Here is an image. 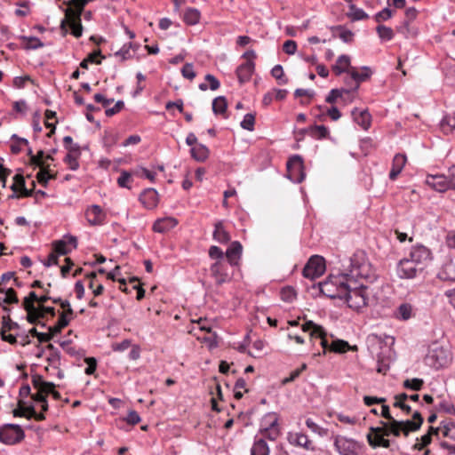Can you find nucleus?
<instances>
[{
  "label": "nucleus",
  "instance_id": "obj_20",
  "mask_svg": "<svg viewBox=\"0 0 455 455\" xmlns=\"http://www.w3.org/2000/svg\"><path fill=\"white\" fill-rule=\"evenodd\" d=\"M85 216L88 222L93 226L101 225L105 218L101 208L97 204H93L88 208L85 212Z\"/></svg>",
  "mask_w": 455,
  "mask_h": 455
},
{
  "label": "nucleus",
  "instance_id": "obj_19",
  "mask_svg": "<svg viewBox=\"0 0 455 455\" xmlns=\"http://www.w3.org/2000/svg\"><path fill=\"white\" fill-rule=\"evenodd\" d=\"M254 68H255V64L251 60H248V61L241 64L236 68V76H237V78H238L240 84H244L251 79V77L254 72Z\"/></svg>",
  "mask_w": 455,
  "mask_h": 455
},
{
  "label": "nucleus",
  "instance_id": "obj_4",
  "mask_svg": "<svg viewBox=\"0 0 455 455\" xmlns=\"http://www.w3.org/2000/svg\"><path fill=\"white\" fill-rule=\"evenodd\" d=\"M334 447L339 455H363L365 451L363 443L343 435L335 437Z\"/></svg>",
  "mask_w": 455,
  "mask_h": 455
},
{
  "label": "nucleus",
  "instance_id": "obj_18",
  "mask_svg": "<svg viewBox=\"0 0 455 455\" xmlns=\"http://www.w3.org/2000/svg\"><path fill=\"white\" fill-rule=\"evenodd\" d=\"M178 225L176 219L172 217H165L156 220L153 224V230L156 233H166L174 228Z\"/></svg>",
  "mask_w": 455,
  "mask_h": 455
},
{
  "label": "nucleus",
  "instance_id": "obj_25",
  "mask_svg": "<svg viewBox=\"0 0 455 455\" xmlns=\"http://www.w3.org/2000/svg\"><path fill=\"white\" fill-rule=\"evenodd\" d=\"M279 427V417L275 412H268L260 420L259 430H267Z\"/></svg>",
  "mask_w": 455,
  "mask_h": 455
},
{
  "label": "nucleus",
  "instance_id": "obj_61",
  "mask_svg": "<svg viewBox=\"0 0 455 455\" xmlns=\"http://www.w3.org/2000/svg\"><path fill=\"white\" fill-rule=\"evenodd\" d=\"M430 443H431L430 434L427 433V434L423 435L419 439L417 438V443H415L414 447H415V449L421 451L427 445H428Z\"/></svg>",
  "mask_w": 455,
  "mask_h": 455
},
{
  "label": "nucleus",
  "instance_id": "obj_47",
  "mask_svg": "<svg viewBox=\"0 0 455 455\" xmlns=\"http://www.w3.org/2000/svg\"><path fill=\"white\" fill-rule=\"evenodd\" d=\"M403 386L404 388L411 389L414 391H419L424 386V380L422 379L414 378L407 379L403 381Z\"/></svg>",
  "mask_w": 455,
  "mask_h": 455
},
{
  "label": "nucleus",
  "instance_id": "obj_57",
  "mask_svg": "<svg viewBox=\"0 0 455 455\" xmlns=\"http://www.w3.org/2000/svg\"><path fill=\"white\" fill-rule=\"evenodd\" d=\"M6 326H7V323L5 322V316L3 317V326H2V330H1V338L4 341H6L8 343H10L11 345H15L17 344V339L14 335L12 334H7L6 333Z\"/></svg>",
  "mask_w": 455,
  "mask_h": 455
},
{
  "label": "nucleus",
  "instance_id": "obj_5",
  "mask_svg": "<svg viewBox=\"0 0 455 455\" xmlns=\"http://www.w3.org/2000/svg\"><path fill=\"white\" fill-rule=\"evenodd\" d=\"M25 437L22 427L17 424H4L0 427V442L6 445H14Z\"/></svg>",
  "mask_w": 455,
  "mask_h": 455
},
{
  "label": "nucleus",
  "instance_id": "obj_3",
  "mask_svg": "<svg viewBox=\"0 0 455 455\" xmlns=\"http://www.w3.org/2000/svg\"><path fill=\"white\" fill-rule=\"evenodd\" d=\"M348 282V271L338 275H331L324 282L319 283V290L322 294L330 299H341L346 291Z\"/></svg>",
  "mask_w": 455,
  "mask_h": 455
},
{
  "label": "nucleus",
  "instance_id": "obj_12",
  "mask_svg": "<svg viewBox=\"0 0 455 455\" xmlns=\"http://www.w3.org/2000/svg\"><path fill=\"white\" fill-rule=\"evenodd\" d=\"M76 246L77 240L72 235L65 236L63 239L52 243L53 250L59 255H67Z\"/></svg>",
  "mask_w": 455,
  "mask_h": 455
},
{
  "label": "nucleus",
  "instance_id": "obj_36",
  "mask_svg": "<svg viewBox=\"0 0 455 455\" xmlns=\"http://www.w3.org/2000/svg\"><path fill=\"white\" fill-rule=\"evenodd\" d=\"M65 4L68 6V8H70L71 5H73L75 7L76 10L72 9V13L70 15L72 17L79 20V17H81L84 6L87 4V1L86 0H69L68 2H65Z\"/></svg>",
  "mask_w": 455,
  "mask_h": 455
},
{
  "label": "nucleus",
  "instance_id": "obj_26",
  "mask_svg": "<svg viewBox=\"0 0 455 455\" xmlns=\"http://www.w3.org/2000/svg\"><path fill=\"white\" fill-rule=\"evenodd\" d=\"M270 450L263 437L255 436L251 449V455H269Z\"/></svg>",
  "mask_w": 455,
  "mask_h": 455
},
{
  "label": "nucleus",
  "instance_id": "obj_48",
  "mask_svg": "<svg viewBox=\"0 0 455 455\" xmlns=\"http://www.w3.org/2000/svg\"><path fill=\"white\" fill-rule=\"evenodd\" d=\"M376 31L379 38L383 41H390L394 38V31L391 28L384 25H379Z\"/></svg>",
  "mask_w": 455,
  "mask_h": 455
},
{
  "label": "nucleus",
  "instance_id": "obj_33",
  "mask_svg": "<svg viewBox=\"0 0 455 455\" xmlns=\"http://www.w3.org/2000/svg\"><path fill=\"white\" fill-rule=\"evenodd\" d=\"M443 133L450 134L455 129V113L445 115L440 122Z\"/></svg>",
  "mask_w": 455,
  "mask_h": 455
},
{
  "label": "nucleus",
  "instance_id": "obj_13",
  "mask_svg": "<svg viewBox=\"0 0 455 455\" xmlns=\"http://www.w3.org/2000/svg\"><path fill=\"white\" fill-rule=\"evenodd\" d=\"M303 331H309L312 338H317L320 339L322 347L326 349L328 347V341L326 339V333L324 329L313 321H307L302 325Z\"/></svg>",
  "mask_w": 455,
  "mask_h": 455
},
{
  "label": "nucleus",
  "instance_id": "obj_59",
  "mask_svg": "<svg viewBox=\"0 0 455 455\" xmlns=\"http://www.w3.org/2000/svg\"><path fill=\"white\" fill-rule=\"evenodd\" d=\"M131 174L126 171H123L117 179V184L121 188H129V183L131 182Z\"/></svg>",
  "mask_w": 455,
  "mask_h": 455
},
{
  "label": "nucleus",
  "instance_id": "obj_22",
  "mask_svg": "<svg viewBox=\"0 0 455 455\" xmlns=\"http://www.w3.org/2000/svg\"><path fill=\"white\" fill-rule=\"evenodd\" d=\"M407 162V157L403 154H396L392 162V167L389 172V179L391 180H395L398 175L402 172L405 164Z\"/></svg>",
  "mask_w": 455,
  "mask_h": 455
},
{
  "label": "nucleus",
  "instance_id": "obj_42",
  "mask_svg": "<svg viewBox=\"0 0 455 455\" xmlns=\"http://www.w3.org/2000/svg\"><path fill=\"white\" fill-rule=\"evenodd\" d=\"M281 435L280 427L269 428L267 430H259L258 437H263V440L268 439L270 441H275Z\"/></svg>",
  "mask_w": 455,
  "mask_h": 455
},
{
  "label": "nucleus",
  "instance_id": "obj_32",
  "mask_svg": "<svg viewBox=\"0 0 455 455\" xmlns=\"http://www.w3.org/2000/svg\"><path fill=\"white\" fill-rule=\"evenodd\" d=\"M201 18V12L196 8H188L183 16V20L187 25L194 26L197 24Z\"/></svg>",
  "mask_w": 455,
  "mask_h": 455
},
{
  "label": "nucleus",
  "instance_id": "obj_10",
  "mask_svg": "<svg viewBox=\"0 0 455 455\" xmlns=\"http://www.w3.org/2000/svg\"><path fill=\"white\" fill-rule=\"evenodd\" d=\"M427 363L436 368H443L450 362V354L443 347L436 346L429 350L427 355Z\"/></svg>",
  "mask_w": 455,
  "mask_h": 455
},
{
  "label": "nucleus",
  "instance_id": "obj_41",
  "mask_svg": "<svg viewBox=\"0 0 455 455\" xmlns=\"http://www.w3.org/2000/svg\"><path fill=\"white\" fill-rule=\"evenodd\" d=\"M347 15L354 21L369 18V15L363 9L356 7L354 4H349V12Z\"/></svg>",
  "mask_w": 455,
  "mask_h": 455
},
{
  "label": "nucleus",
  "instance_id": "obj_54",
  "mask_svg": "<svg viewBox=\"0 0 455 455\" xmlns=\"http://www.w3.org/2000/svg\"><path fill=\"white\" fill-rule=\"evenodd\" d=\"M393 14L394 11L389 7H386L375 14L374 20L376 22L380 23L392 18Z\"/></svg>",
  "mask_w": 455,
  "mask_h": 455
},
{
  "label": "nucleus",
  "instance_id": "obj_35",
  "mask_svg": "<svg viewBox=\"0 0 455 455\" xmlns=\"http://www.w3.org/2000/svg\"><path fill=\"white\" fill-rule=\"evenodd\" d=\"M332 32L334 36H339L344 43H351L354 39V33L342 26L332 28Z\"/></svg>",
  "mask_w": 455,
  "mask_h": 455
},
{
  "label": "nucleus",
  "instance_id": "obj_55",
  "mask_svg": "<svg viewBox=\"0 0 455 455\" xmlns=\"http://www.w3.org/2000/svg\"><path fill=\"white\" fill-rule=\"evenodd\" d=\"M4 293H5V297L3 299L4 304H17L19 302L16 291L12 288H4Z\"/></svg>",
  "mask_w": 455,
  "mask_h": 455
},
{
  "label": "nucleus",
  "instance_id": "obj_7",
  "mask_svg": "<svg viewBox=\"0 0 455 455\" xmlns=\"http://www.w3.org/2000/svg\"><path fill=\"white\" fill-rule=\"evenodd\" d=\"M289 178L295 183H301L306 177L303 159L299 155H294L287 162Z\"/></svg>",
  "mask_w": 455,
  "mask_h": 455
},
{
  "label": "nucleus",
  "instance_id": "obj_37",
  "mask_svg": "<svg viewBox=\"0 0 455 455\" xmlns=\"http://www.w3.org/2000/svg\"><path fill=\"white\" fill-rule=\"evenodd\" d=\"M27 312V320L32 324L38 323V320L44 318V312L40 310L39 307H32V308L23 307Z\"/></svg>",
  "mask_w": 455,
  "mask_h": 455
},
{
  "label": "nucleus",
  "instance_id": "obj_16",
  "mask_svg": "<svg viewBox=\"0 0 455 455\" xmlns=\"http://www.w3.org/2000/svg\"><path fill=\"white\" fill-rule=\"evenodd\" d=\"M371 74L372 72L368 67H363L361 71H357L353 68V70L350 71V80L354 83V86L351 90L356 92L359 88L360 83L369 79Z\"/></svg>",
  "mask_w": 455,
  "mask_h": 455
},
{
  "label": "nucleus",
  "instance_id": "obj_31",
  "mask_svg": "<svg viewBox=\"0 0 455 455\" xmlns=\"http://www.w3.org/2000/svg\"><path fill=\"white\" fill-rule=\"evenodd\" d=\"M190 152L191 156L198 162L205 161L208 158L210 153L208 148L203 144L196 145L191 148Z\"/></svg>",
  "mask_w": 455,
  "mask_h": 455
},
{
  "label": "nucleus",
  "instance_id": "obj_46",
  "mask_svg": "<svg viewBox=\"0 0 455 455\" xmlns=\"http://www.w3.org/2000/svg\"><path fill=\"white\" fill-rule=\"evenodd\" d=\"M271 75L277 80L278 84L280 85L286 84L289 82V79L284 76L283 68L280 64L275 65L272 68Z\"/></svg>",
  "mask_w": 455,
  "mask_h": 455
},
{
  "label": "nucleus",
  "instance_id": "obj_24",
  "mask_svg": "<svg viewBox=\"0 0 455 455\" xmlns=\"http://www.w3.org/2000/svg\"><path fill=\"white\" fill-rule=\"evenodd\" d=\"M394 315L400 321H407L415 316V308L411 304L404 302L397 307L394 312Z\"/></svg>",
  "mask_w": 455,
  "mask_h": 455
},
{
  "label": "nucleus",
  "instance_id": "obj_17",
  "mask_svg": "<svg viewBox=\"0 0 455 455\" xmlns=\"http://www.w3.org/2000/svg\"><path fill=\"white\" fill-rule=\"evenodd\" d=\"M139 199L147 209H154L158 203V193L154 188H147L140 195Z\"/></svg>",
  "mask_w": 455,
  "mask_h": 455
},
{
  "label": "nucleus",
  "instance_id": "obj_62",
  "mask_svg": "<svg viewBox=\"0 0 455 455\" xmlns=\"http://www.w3.org/2000/svg\"><path fill=\"white\" fill-rule=\"evenodd\" d=\"M80 156L73 155V154H68L64 161L69 165V168L73 171L76 170L79 167V164L77 162V158Z\"/></svg>",
  "mask_w": 455,
  "mask_h": 455
},
{
  "label": "nucleus",
  "instance_id": "obj_8",
  "mask_svg": "<svg viewBox=\"0 0 455 455\" xmlns=\"http://www.w3.org/2000/svg\"><path fill=\"white\" fill-rule=\"evenodd\" d=\"M422 272L409 257L400 259L396 265V274L401 279H413Z\"/></svg>",
  "mask_w": 455,
  "mask_h": 455
},
{
  "label": "nucleus",
  "instance_id": "obj_38",
  "mask_svg": "<svg viewBox=\"0 0 455 455\" xmlns=\"http://www.w3.org/2000/svg\"><path fill=\"white\" fill-rule=\"evenodd\" d=\"M205 81L209 83V84L205 83H202L198 85V88L201 91H207L211 89L212 91H216L220 88V81L212 74H207L204 77Z\"/></svg>",
  "mask_w": 455,
  "mask_h": 455
},
{
  "label": "nucleus",
  "instance_id": "obj_23",
  "mask_svg": "<svg viewBox=\"0 0 455 455\" xmlns=\"http://www.w3.org/2000/svg\"><path fill=\"white\" fill-rule=\"evenodd\" d=\"M354 121L363 130H367L371 125V115L367 109L354 108L351 112Z\"/></svg>",
  "mask_w": 455,
  "mask_h": 455
},
{
  "label": "nucleus",
  "instance_id": "obj_50",
  "mask_svg": "<svg viewBox=\"0 0 455 455\" xmlns=\"http://www.w3.org/2000/svg\"><path fill=\"white\" fill-rule=\"evenodd\" d=\"M255 124V115L252 113H248L243 116V119L240 123V125L243 129L247 130L249 132L254 131Z\"/></svg>",
  "mask_w": 455,
  "mask_h": 455
},
{
  "label": "nucleus",
  "instance_id": "obj_39",
  "mask_svg": "<svg viewBox=\"0 0 455 455\" xmlns=\"http://www.w3.org/2000/svg\"><path fill=\"white\" fill-rule=\"evenodd\" d=\"M228 108L227 100L224 96H219L212 101V111L215 115H222L226 113Z\"/></svg>",
  "mask_w": 455,
  "mask_h": 455
},
{
  "label": "nucleus",
  "instance_id": "obj_60",
  "mask_svg": "<svg viewBox=\"0 0 455 455\" xmlns=\"http://www.w3.org/2000/svg\"><path fill=\"white\" fill-rule=\"evenodd\" d=\"M181 74L185 78L193 80L196 77V72L194 71L193 64L186 63L181 68Z\"/></svg>",
  "mask_w": 455,
  "mask_h": 455
},
{
  "label": "nucleus",
  "instance_id": "obj_34",
  "mask_svg": "<svg viewBox=\"0 0 455 455\" xmlns=\"http://www.w3.org/2000/svg\"><path fill=\"white\" fill-rule=\"evenodd\" d=\"M33 387L38 391L46 392L51 391L52 387H55V384L52 382H47L44 380L40 375H35L32 377Z\"/></svg>",
  "mask_w": 455,
  "mask_h": 455
},
{
  "label": "nucleus",
  "instance_id": "obj_28",
  "mask_svg": "<svg viewBox=\"0 0 455 455\" xmlns=\"http://www.w3.org/2000/svg\"><path fill=\"white\" fill-rule=\"evenodd\" d=\"M307 131L308 135L315 140H323L329 138L330 136V132L324 125H311L307 127Z\"/></svg>",
  "mask_w": 455,
  "mask_h": 455
},
{
  "label": "nucleus",
  "instance_id": "obj_49",
  "mask_svg": "<svg viewBox=\"0 0 455 455\" xmlns=\"http://www.w3.org/2000/svg\"><path fill=\"white\" fill-rule=\"evenodd\" d=\"M350 90L346 88H340V89H332L330 91L329 94L327 95L325 101L327 103L332 104L336 102V100L339 98H341L344 93H349Z\"/></svg>",
  "mask_w": 455,
  "mask_h": 455
},
{
  "label": "nucleus",
  "instance_id": "obj_15",
  "mask_svg": "<svg viewBox=\"0 0 455 455\" xmlns=\"http://www.w3.org/2000/svg\"><path fill=\"white\" fill-rule=\"evenodd\" d=\"M288 442L294 446L304 448L307 451H313L314 446L308 436L302 433H288Z\"/></svg>",
  "mask_w": 455,
  "mask_h": 455
},
{
  "label": "nucleus",
  "instance_id": "obj_64",
  "mask_svg": "<svg viewBox=\"0 0 455 455\" xmlns=\"http://www.w3.org/2000/svg\"><path fill=\"white\" fill-rule=\"evenodd\" d=\"M443 435L451 439L455 440V423L452 421L443 425Z\"/></svg>",
  "mask_w": 455,
  "mask_h": 455
},
{
  "label": "nucleus",
  "instance_id": "obj_53",
  "mask_svg": "<svg viewBox=\"0 0 455 455\" xmlns=\"http://www.w3.org/2000/svg\"><path fill=\"white\" fill-rule=\"evenodd\" d=\"M307 369V364L306 363H302L301 366L294 371H292L291 373H290V376L287 377V378H284L283 380H282V384L283 385H287L288 383H291L292 381H294L295 379H297L300 374Z\"/></svg>",
  "mask_w": 455,
  "mask_h": 455
},
{
  "label": "nucleus",
  "instance_id": "obj_52",
  "mask_svg": "<svg viewBox=\"0 0 455 455\" xmlns=\"http://www.w3.org/2000/svg\"><path fill=\"white\" fill-rule=\"evenodd\" d=\"M63 11L65 13V17L61 20L60 27L63 36H66L68 34V26L70 27V20H74L75 18L70 15L72 13L71 8H66Z\"/></svg>",
  "mask_w": 455,
  "mask_h": 455
},
{
  "label": "nucleus",
  "instance_id": "obj_30",
  "mask_svg": "<svg viewBox=\"0 0 455 455\" xmlns=\"http://www.w3.org/2000/svg\"><path fill=\"white\" fill-rule=\"evenodd\" d=\"M350 66V58L347 55H340L336 63L332 66V71L336 76H339L344 72H347Z\"/></svg>",
  "mask_w": 455,
  "mask_h": 455
},
{
  "label": "nucleus",
  "instance_id": "obj_43",
  "mask_svg": "<svg viewBox=\"0 0 455 455\" xmlns=\"http://www.w3.org/2000/svg\"><path fill=\"white\" fill-rule=\"evenodd\" d=\"M70 319L66 317V314H60L57 323L53 326H50L48 331H52L54 336L60 333L63 328L69 324Z\"/></svg>",
  "mask_w": 455,
  "mask_h": 455
},
{
  "label": "nucleus",
  "instance_id": "obj_9",
  "mask_svg": "<svg viewBox=\"0 0 455 455\" xmlns=\"http://www.w3.org/2000/svg\"><path fill=\"white\" fill-rule=\"evenodd\" d=\"M408 257L418 266V268L422 271L432 259L430 250L421 244L413 246Z\"/></svg>",
  "mask_w": 455,
  "mask_h": 455
},
{
  "label": "nucleus",
  "instance_id": "obj_63",
  "mask_svg": "<svg viewBox=\"0 0 455 455\" xmlns=\"http://www.w3.org/2000/svg\"><path fill=\"white\" fill-rule=\"evenodd\" d=\"M115 55L116 57H120L121 60H125L132 58L131 50L126 44H124L123 47L115 53Z\"/></svg>",
  "mask_w": 455,
  "mask_h": 455
},
{
  "label": "nucleus",
  "instance_id": "obj_29",
  "mask_svg": "<svg viewBox=\"0 0 455 455\" xmlns=\"http://www.w3.org/2000/svg\"><path fill=\"white\" fill-rule=\"evenodd\" d=\"M51 299L50 296H40L38 297L35 291H30L27 297L24 298L22 301L23 307L32 308L35 306V302H38L40 305L44 304Z\"/></svg>",
  "mask_w": 455,
  "mask_h": 455
},
{
  "label": "nucleus",
  "instance_id": "obj_45",
  "mask_svg": "<svg viewBox=\"0 0 455 455\" xmlns=\"http://www.w3.org/2000/svg\"><path fill=\"white\" fill-rule=\"evenodd\" d=\"M281 299L287 303H291L297 297L295 289L291 286H285L280 291Z\"/></svg>",
  "mask_w": 455,
  "mask_h": 455
},
{
  "label": "nucleus",
  "instance_id": "obj_44",
  "mask_svg": "<svg viewBox=\"0 0 455 455\" xmlns=\"http://www.w3.org/2000/svg\"><path fill=\"white\" fill-rule=\"evenodd\" d=\"M423 417L419 411H416L412 414V419L405 420V424L410 427L412 432L417 431L420 428L423 423Z\"/></svg>",
  "mask_w": 455,
  "mask_h": 455
},
{
  "label": "nucleus",
  "instance_id": "obj_40",
  "mask_svg": "<svg viewBox=\"0 0 455 455\" xmlns=\"http://www.w3.org/2000/svg\"><path fill=\"white\" fill-rule=\"evenodd\" d=\"M21 40L24 42V49L36 50L44 47V43L36 36H22Z\"/></svg>",
  "mask_w": 455,
  "mask_h": 455
},
{
  "label": "nucleus",
  "instance_id": "obj_1",
  "mask_svg": "<svg viewBox=\"0 0 455 455\" xmlns=\"http://www.w3.org/2000/svg\"><path fill=\"white\" fill-rule=\"evenodd\" d=\"M348 282L341 299L354 310H360L367 306L368 286L363 281H373L376 277L371 264L367 260L363 251H356L349 259Z\"/></svg>",
  "mask_w": 455,
  "mask_h": 455
},
{
  "label": "nucleus",
  "instance_id": "obj_11",
  "mask_svg": "<svg viewBox=\"0 0 455 455\" xmlns=\"http://www.w3.org/2000/svg\"><path fill=\"white\" fill-rule=\"evenodd\" d=\"M426 184L438 192H445L448 189H452L450 176L447 177L443 174L427 175Z\"/></svg>",
  "mask_w": 455,
  "mask_h": 455
},
{
  "label": "nucleus",
  "instance_id": "obj_51",
  "mask_svg": "<svg viewBox=\"0 0 455 455\" xmlns=\"http://www.w3.org/2000/svg\"><path fill=\"white\" fill-rule=\"evenodd\" d=\"M54 175H51L49 172V166H46V168L41 169L40 172L36 174V179L38 182L43 185L44 187H46L48 184L49 180L54 179Z\"/></svg>",
  "mask_w": 455,
  "mask_h": 455
},
{
  "label": "nucleus",
  "instance_id": "obj_2",
  "mask_svg": "<svg viewBox=\"0 0 455 455\" xmlns=\"http://www.w3.org/2000/svg\"><path fill=\"white\" fill-rule=\"evenodd\" d=\"M380 426L371 427L366 435L369 445L372 448L383 447L389 448L390 441L386 436L394 435L400 436L402 434L408 436L411 430L410 427L405 424V420L379 421Z\"/></svg>",
  "mask_w": 455,
  "mask_h": 455
},
{
  "label": "nucleus",
  "instance_id": "obj_21",
  "mask_svg": "<svg viewBox=\"0 0 455 455\" xmlns=\"http://www.w3.org/2000/svg\"><path fill=\"white\" fill-rule=\"evenodd\" d=\"M243 246L237 242H232L226 251V257L231 266H237L242 255Z\"/></svg>",
  "mask_w": 455,
  "mask_h": 455
},
{
  "label": "nucleus",
  "instance_id": "obj_14",
  "mask_svg": "<svg viewBox=\"0 0 455 455\" xmlns=\"http://www.w3.org/2000/svg\"><path fill=\"white\" fill-rule=\"evenodd\" d=\"M211 274L214 277L218 285H221L229 281L228 267L222 260H217L211 266Z\"/></svg>",
  "mask_w": 455,
  "mask_h": 455
},
{
  "label": "nucleus",
  "instance_id": "obj_27",
  "mask_svg": "<svg viewBox=\"0 0 455 455\" xmlns=\"http://www.w3.org/2000/svg\"><path fill=\"white\" fill-rule=\"evenodd\" d=\"M212 235L213 239L220 243H227L230 240V235L226 230L222 221L215 223Z\"/></svg>",
  "mask_w": 455,
  "mask_h": 455
},
{
  "label": "nucleus",
  "instance_id": "obj_56",
  "mask_svg": "<svg viewBox=\"0 0 455 455\" xmlns=\"http://www.w3.org/2000/svg\"><path fill=\"white\" fill-rule=\"evenodd\" d=\"M70 28L72 29V35L75 37H76V38L81 37L82 34H83V26H82V22H81V17H79V20H77V19L70 20Z\"/></svg>",
  "mask_w": 455,
  "mask_h": 455
},
{
  "label": "nucleus",
  "instance_id": "obj_58",
  "mask_svg": "<svg viewBox=\"0 0 455 455\" xmlns=\"http://www.w3.org/2000/svg\"><path fill=\"white\" fill-rule=\"evenodd\" d=\"M305 423L306 426L314 433H316L320 435H323L326 433L325 429L321 427L310 418L307 419Z\"/></svg>",
  "mask_w": 455,
  "mask_h": 455
},
{
  "label": "nucleus",
  "instance_id": "obj_6",
  "mask_svg": "<svg viewBox=\"0 0 455 455\" xmlns=\"http://www.w3.org/2000/svg\"><path fill=\"white\" fill-rule=\"evenodd\" d=\"M325 260L322 256L310 257L305 265L302 275L304 277L314 280L321 276L325 271Z\"/></svg>",
  "mask_w": 455,
  "mask_h": 455
}]
</instances>
